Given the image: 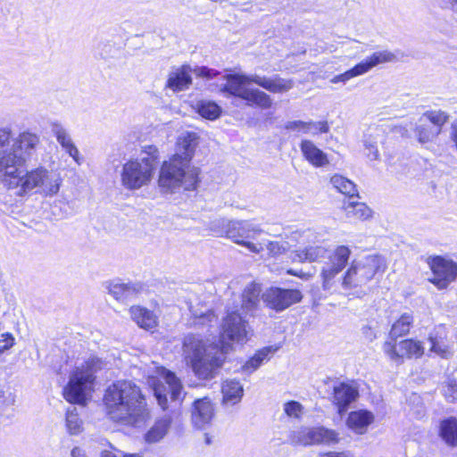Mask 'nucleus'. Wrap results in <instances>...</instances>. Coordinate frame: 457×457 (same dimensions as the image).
Returning a JSON list of instances; mask_svg holds the SVG:
<instances>
[{"instance_id": "28", "label": "nucleus", "mask_w": 457, "mask_h": 457, "mask_svg": "<svg viewBox=\"0 0 457 457\" xmlns=\"http://www.w3.org/2000/svg\"><path fill=\"white\" fill-rule=\"evenodd\" d=\"M385 138V129L381 127L370 128L365 135L364 145L368 150L367 155L370 159L377 160L379 156L378 145L382 144Z\"/></svg>"}, {"instance_id": "23", "label": "nucleus", "mask_w": 457, "mask_h": 457, "mask_svg": "<svg viewBox=\"0 0 457 457\" xmlns=\"http://www.w3.org/2000/svg\"><path fill=\"white\" fill-rule=\"evenodd\" d=\"M191 84V69L187 65H183L169 73L166 87L178 92L187 89Z\"/></svg>"}, {"instance_id": "9", "label": "nucleus", "mask_w": 457, "mask_h": 457, "mask_svg": "<svg viewBox=\"0 0 457 457\" xmlns=\"http://www.w3.org/2000/svg\"><path fill=\"white\" fill-rule=\"evenodd\" d=\"M24 162V157L11 148L0 151V179L8 188L19 191L27 173L23 168Z\"/></svg>"}, {"instance_id": "30", "label": "nucleus", "mask_w": 457, "mask_h": 457, "mask_svg": "<svg viewBox=\"0 0 457 457\" xmlns=\"http://www.w3.org/2000/svg\"><path fill=\"white\" fill-rule=\"evenodd\" d=\"M439 437L450 447H457V419L449 417L440 421L438 427Z\"/></svg>"}, {"instance_id": "56", "label": "nucleus", "mask_w": 457, "mask_h": 457, "mask_svg": "<svg viewBox=\"0 0 457 457\" xmlns=\"http://www.w3.org/2000/svg\"><path fill=\"white\" fill-rule=\"evenodd\" d=\"M318 457H355L354 453L350 451L343 452H328L320 453Z\"/></svg>"}, {"instance_id": "24", "label": "nucleus", "mask_w": 457, "mask_h": 457, "mask_svg": "<svg viewBox=\"0 0 457 457\" xmlns=\"http://www.w3.org/2000/svg\"><path fill=\"white\" fill-rule=\"evenodd\" d=\"M285 129L291 131H295L302 134H311L312 136L328 133L329 131L328 123L323 121H303V120H291L287 121Z\"/></svg>"}, {"instance_id": "22", "label": "nucleus", "mask_w": 457, "mask_h": 457, "mask_svg": "<svg viewBox=\"0 0 457 457\" xmlns=\"http://www.w3.org/2000/svg\"><path fill=\"white\" fill-rule=\"evenodd\" d=\"M53 133L62 147V149L73 159V161L80 165L81 157L78 147L75 145L71 135L61 124L54 123L52 128Z\"/></svg>"}, {"instance_id": "39", "label": "nucleus", "mask_w": 457, "mask_h": 457, "mask_svg": "<svg viewBox=\"0 0 457 457\" xmlns=\"http://www.w3.org/2000/svg\"><path fill=\"white\" fill-rule=\"evenodd\" d=\"M65 428L71 436H77L84 431V422L76 408L67 410L65 413Z\"/></svg>"}, {"instance_id": "19", "label": "nucleus", "mask_w": 457, "mask_h": 457, "mask_svg": "<svg viewBox=\"0 0 457 457\" xmlns=\"http://www.w3.org/2000/svg\"><path fill=\"white\" fill-rule=\"evenodd\" d=\"M171 424L172 417L169 413L156 419L152 427L144 434V443L148 445L161 443L169 434Z\"/></svg>"}, {"instance_id": "51", "label": "nucleus", "mask_w": 457, "mask_h": 457, "mask_svg": "<svg viewBox=\"0 0 457 457\" xmlns=\"http://www.w3.org/2000/svg\"><path fill=\"white\" fill-rule=\"evenodd\" d=\"M112 44L111 41H100L96 48V54L101 59H109L112 57Z\"/></svg>"}, {"instance_id": "12", "label": "nucleus", "mask_w": 457, "mask_h": 457, "mask_svg": "<svg viewBox=\"0 0 457 457\" xmlns=\"http://www.w3.org/2000/svg\"><path fill=\"white\" fill-rule=\"evenodd\" d=\"M227 237L239 245L246 247L250 252L259 253L263 250L262 244H253L247 238H254L262 229L249 220H230L228 224Z\"/></svg>"}, {"instance_id": "15", "label": "nucleus", "mask_w": 457, "mask_h": 457, "mask_svg": "<svg viewBox=\"0 0 457 457\" xmlns=\"http://www.w3.org/2000/svg\"><path fill=\"white\" fill-rule=\"evenodd\" d=\"M383 350L391 360L395 361L403 358L418 359L424 354L422 343L413 339L402 340L397 345L386 342L384 344Z\"/></svg>"}, {"instance_id": "44", "label": "nucleus", "mask_w": 457, "mask_h": 457, "mask_svg": "<svg viewBox=\"0 0 457 457\" xmlns=\"http://www.w3.org/2000/svg\"><path fill=\"white\" fill-rule=\"evenodd\" d=\"M198 113L205 119L215 120L220 117L221 109L214 102L202 101L197 104Z\"/></svg>"}, {"instance_id": "27", "label": "nucleus", "mask_w": 457, "mask_h": 457, "mask_svg": "<svg viewBox=\"0 0 457 457\" xmlns=\"http://www.w3.org/2000/svg\"><path fill=\"white\" fill-rule=\"evenodd\" d=\"M398 60L399 58L395 53L388 50H382L373 53L370 56L358 63V65L362 74H365L378 64L395 62Z\"/></svg>"}, {"instance_id": "59", "label": "nucleus", "mask_w": 457, "mask_h": 457, "mask_svg": "<svg viewBox=\"0 0 457 457\" xmlns=\"http://www.w3.org/2000/svg\"><path fill=\"white\" fill-rule=\"evenodd\" d=\"M101 457H114V454L112 450H104L101 453Z\"/></svg>"}, {"instance_id": "53", "label": "nucleus", "mask_w": 457, "mask_h": 457, "mask_svg": "<svg viewBox=\"0 0 457 457\" xmlns=\"http://www.w3.org/2000/svg\"><path fill=\"white\" fill-rule=\"evenodd\" d=\"M15 344V338L10 332L0 335V355L10 350Z\"/></svg>"}, {"instance_id": "11", "label": "nucleus", "mask_w": 457, "mask_h": 457, "mask_svg": "<svg viewBox=\"0 0 457 457\" xmlns=\"http://www.w3.org/2000/svg\"><path fill=\"white\" fill-rule=\"evenodd\" d=\"M351 255V250L345 245H338L334 250H329L322 262L320 278L322 287L329 289L334 278L345 268Z\"/></svg>"}, {"instance_id": "21", "label": "nucleus", "mask_w": 457, "mask_h": 457, "mask_svg": "<svg viewBox=\"0 0 457 457\" xmlns=\"http://www.w3.org/2000/svg\"><path fill=\"white\" fill-rule=\"evenodd\" d=\"M375 420L374 414L367 410L351 411L346 419V426L356 435H363Z\"/></svg>"}, {"instance_id": "31", "label": "nucleus", "mask_w": 457, "mask_h": 457, "mask_svg": "<svg viewBox=\"0 0 457 457\" xmlns=\"http://www.w3.org/2000/svg\"><path fill=\"white\" fill-rule=\"evenodd\" d=\"M278 348L279 346L270 345L259 350L242 366V370L248 374L253 373L262 364L264 361L270 360L271 355H273Z\"/></svg>"}, {"instance_id": "35", "label": "nucleus", "mask_w": 457, "mask_h": 457, "mask_svg": "<svg viewBox=\"0 0 457 457\" xmlns=\"http://www.w3.org/2000/svg\"><path fill=\"white\" fill-rule=\"evenodd\" d=\"M415 137L421 144L432 142L438 135L439 129L432 128L431 124L426 122V119L420 118L415 125Z\"/></svg>"}, {"instance_id": "48", "label": "nucleus", "mask_w": 457, "mask_h": 457, "mask_svg": "<svg viewBox=\"0 0 457 457\" xmlns=\"http://www.w3.org/2000/svg\"><path fill=\"white\" fill-rule=\"evenodd\" d=\"M114 384H111L107 386L105 389L104 398H103V405L104 407V411L107 415L110 416L111 419H112V412H113V406H114V390L113 387Z\"/></svg>"}, {"instance_id": "1", "label": "nucleus", "mask_w": 457, "mask_h": 457, "mask_svg": "<svg viewBox=\"0 0 457 457\" xmlns=\"http://www.w3.org/2000/svg\"><path fill=\"white\" fill-rule=\"evenodd\" d=\"M238 312L237 306L228 311L221 324L219 342L195 334L184 337L183 360L199 379L211 380L217 376L231 349L230 342L245 344L248 341L251 330Z\"/></svg>"}, {"instance_id": "29", "label": "nucleus", "mask_w": 457, "mask_h": 457, "mask_svg": "<svg viewBox=\"0 0 457 457\" xmlns=\"http://www.w3.org/2000/svg\"><path fill=\"white\" fill-rule=\"evenodd\" d=\"M38 143L39 137L36 134L23 132L15 138L11 149L21 156L23 154L29 155Z\"/></svg>"}, {"instance_id": "64", "label": "nucleus", "mask_w": 457, "mask_h": 457, "mask_svg": "<svg viewBox=\"0 0 457 457\" xmlns=\"http://www.w3.org/2000/svg\"><path fill=\"white\" fill-rule=\"evenodd\" d=\"M296 272L297 271H295L294 270H291V269L287 271V274H290V275H293V276H295Z\"/></svg>"}, {"instance_id": "57", "label": "nucleus", "mask_w": 457, "mask_h": 457, "mask_svg": "<svg viewBox=\"0 0 457 457\" xmlns=\"http://www.w3.org/2000/svg\"><path fill=\"white\" fill-rule=\"evenodd\" d=\"M361 332L364 337L370 342H372L375 338H377V333L369 325L363 326L361 328Z\"/></svg>"}, {"instance_id": "4", "label": "nucleus", "mask_w": 457, "mask_h": 457, "mask_svg": "<svg viewBox=\"0 0 457 457\" xmlns=\"http://www.w3.org/2000/svg\"><path fill=\"white\" fill-rule=\"evenodd\" d=\"M105 366L101 359L93 357L77 367L71 373L69 382L63 388V398L71 403L85 406L94 392L95 374Z\"/></svg>"}, {"instance_id": "26", "label": "nucleus", "mask_w": 457, "mask_h": 457, "mask_svg": "<svg viewBox=\"0 0 457 457\" xmlns=\"http://www.w3.org/2000/svg\"><path fill=\"white\" fill-rule=\"evenodd\" d=\"M222 402L224 404L236 405L244 395V387L239 380L226 379L221 386Z\"/></svg>"}, {"instance_id": "2", "label": "nucleus", "mask_w": 457, "mask_h": 457, "mask_svg": "<svg viewBox=\"0 0 457 457\" xmlns=\"http://www.w3.org/2000/svg\"><path fill=\"white\" fill-rule=\"evenodd\" d=\"M225 83L220 85V91L230 96H237L247 102L248 105H256L262 109H268L272 105V99L263 91L258 88H249L245 86L250 83L277 94L287 92L293 87L291 79H283L278 75L273 77L260 76L257 74H228L223 77Z\"/></svg>"}, {"instance_id": "47", "label": "nucleus", "mask_w": 457, "mask_h": 457, "mask_svg": "<svg viewBox=\"0 0 457 457\" xmlns=\"http://www.w3.org/2000/svg\"><path fill=\"white\" fill-rule=\"evenodd\" d=\"M283 410L287 417L294 419H300L303 413V406L296 401L287 402Z\"/></svg>"}, {"instance_id": "6", "label": "nucleus", "mask_w": 457, "mask_h": 457, "mask_svg": "<svg viewBox=\"0 0 457 457\" xmlns=\"http://www.w3.org/2000/svg\"><path fill=\"white\" fill-rule=\"evenodd\" d=\"M141 155L140 161H130L123 167L121 180L128 188H139L152 179L158 159V149L152 145H144Z\"/></svg>"}, {"instance_id": "43", "label": "nucleus", "mask_w": 457, "mask_h": 457, "mask_svg": "<svg viewBox=\"0 0 457 457\" xmlns=\"http://www.w3.org/2000/svg\"><path fill=\"white\" fill-rule=\"evenodd\" d=\"M426 119V122L431 124L432 128L439 129L441 133L442 127L447 122L449 115L441 110L428 111L420 117Z\"/></svg>"}, {"instance_id": "45", "label": "nucleus", "mask_w": 457, "mask_h": 457, "mask_svg": "<svg viewBox=\"0 0 457 457\" xmlns=\"http://www.w3.org/2000/svg\"><path fill=\"white\" fill-rule=\"evenodd\" d=\"M137 284H116V300L127 301L135 297L140 291Z\"/></svg>"}, {"instance_id": "20", "label": "nucleus", "mask_w": 457, "mask_h": 457, "mask_svg": "<svg viewBox=\"0 0 457 457\" xmlns=\"http://www.w3.org/2000/svg\"><path fill=\"white\" fill-rule=\"evenodd\" d=\"M213 418V405L208 398L198 399L194 402L192 411V422L197 428H204Z\"/></svg>"}, {"instance_id": "8", "label": "nucleus", "mask_w": 457, "mask_h": 457, "mask_svg": "<svg viewBox=\"0 0 457 457\" xmlns=\"http://www.w3.org/2000/svg\"><path fill=\"white\" fill-rule=\"evenodd\" d=\"M386 263L380 255H368L361 260L353 261L345 272L342 286L353 288L367 284L378 271H384Z\"/></svg>"}, {"instance_id": "37", "label": "nucleus", "mask_w": 457, "mask_h": 457, "mask_svg": "<svg viewBox=\"0 0 457 457\" xmlns=\"http://www.w3.org/2000/svg\"><path fill=\"white\" fill-rule=\"evenodd\" d=\"M330 183L335 189L343 195H348L350 199L353 196H358L355 184L342 175H333L330 179Z\"/></svg>"}, {"instance_id": "25", "label": "nucleus", "mask_w": 457, "mask_h": 457, "mask_svg": "<svg viewBox=\"0 0 457 457\" xmlns=\"http://www.w3.org/2000/svg\"><path fill=\"white\" fill-rule=\"evenodd\" d=\"M300 149L303 157L314 167H323L329 162L327 154L311 140H303Z\"/></svg>"}, {"instance_id": "62", "label": "nucleus", "mask_w": 457, "mask_h": 457, "mask_svg": "<svg viewBox=\"0 0 457 457\" xmlns=\"http://www.w3.org/2000/svg\"><path fill=\"white\" fill-rule=\"evenodd\" d=\"M123 457H143L141 453H123Z\"/></svg>"}, {"instance_id": "13", "label": "nucleus", "mask_w": 457, "mask_h": 457, "mask_svg": "<svg viewBox=\"0 0 457 457\" xmlns=\"http://www.w3.org/2000/svg\"><path fill=\"white\" fill-rule=\"evenodd\" d=\"M427 263L433 272L430 281L444 289L457 278V263L442 256H429Z\"/></svg>"}, {"instance_id": "18", "label": "nucleus", "mask_w": 457, "mask_h": 457, "mask_svg": "<svg viewBox=\"0 0 457 457\" xmlns=\"http://www.w3.org/2000/svg\"><path fill=\"white\" fill-rule=\"evenodd\" d=\"M359 396L358 389L350 384L340 383L333 388L332 402L337 407L340 415L345 413L349 405Z\"/></svg>"}, {"instance_id": "33", "label": "nucleus", "mask_w": 457, "mask_h": 457, "mask_svg": "<svg viewBox=\"0 0 457 457\" xmlns=\"http://www.w3.org/2000/svg\"><path fill=\"white\" fill-rule=\"evenodd\" d=\"M130 313L132 319L140 328L149 330L157 326V316L145 308L133 306L130 308Z\"/></svg>"}, {"instance_id": "3", "label": "nucleus", "mask_w": 457, "mask_h": 457, "mask_svg": "<svg viewBox=\"0 0 457 457\" xmlns=\"http://www.w3.org/2000/svg\"><path fill=\"white\" fill-rule=\"evenodd\" d=\"M151 419L140 389L130 381L116 384V423L142 428Z\"/></svg>"}, {"instance_id": "63", "label": "nucleus", "mask_w": 457, "mask_h": 457, "mask_svg": "<svg viewBox=\"0 0 457 457\" xmlns=\"http://www.w3.org/2000/svg\"><path fill=\"white\" fill-rule=\"evenodd\" d=\"M9 134L5 133L0 137V141L4 142V140L8 139Z\"/></svg>"}, {"instance_id": "38", "label": "nucleus", "mask_w": 457, "mask_h": 457, "mask_svg": "<svg viewBox=\"0 0 457 457\" xmlns=\"http://www.w3.org/2000/svg\"><path fill=\"white\" fill-rule=\"evenodd\" d=\"M288 441L295 445L308 446L313 444V429L309 427H301L290 432Z\"/></svg>"}, {"instance_id": "7", "label": "nucleus", "mask_w": 457, "mask_h": 457, "mask_svg": "<svg viewBox=\"0 0 457 457\" xmlns=\"http://www.w3.org/2000/svg\"><path fill=\"white\" fill-rule=\"evenodd\" d=\"M62 184L60 172L40 167L27 171L18 194L21 195L36 189L40 195L52 197L56 195Z\"/></svg>"}, {"instance_id": "34", "label": "nucleus", "mask_w": 457, "mask_h": 457, "mask_svg": "<svg viewBox=\"0 0 457 457\" xmlns=\"http://www.w3.org/2000/svg\"><path fill=\"white\" fill-rule=\"evenodd\" d=\"M198 144V137L195 133L187 132L181 135L178 140L179 153L181 159L190 163L195 149Z\"/></svg>"}, {"instance_id": "32", "label": "nucleus", "mask_w": 457, "mask_h": 457, "mask_svg": "<svg viewBox=\"0 0 457 457\" xmlns=\"http://www.w3.org/2000/svg\"><path fill=\"white\" fill-rule=\"evenodd\" d=\"M259 284L251 282L245 287L242 294L241 310L245 313L250 312L257 308L260 302L259 296L261 293Z\"/></svg>"}, {"instance_id": "10", "label": "nucleus", "mask_w": 457, "mask_h": 457, "mask_svg": "<svg viewBox=\"0 0 457 457\" xmlns=\"http://www.w3.org/2000/svg\"><path fill=\"white\" fill-rule=\"evenodd\" d=\"M292 237L299 244H307L303 248H299L291 253V260L299 262H315L324 259L328 250L320 245H314L317 241L318 235L312 228L296 230L292 233Z\"/></svg>"}, {"instance_id": "49", "label": "nucleus", "mask_w": 457, "mask_h": 457, "mask_svg": "<svg viewBox=\"0 0 457 457\" xmlns=\"http://www.w3.org/2000/svg\"><path fill=\"white\" fill-rule=\"evenodd\" d=\"M230 223V220L226 219H217L211 222L210 229L213 232L214 235L219 237H227L228 224Z\"/></svg>"}, {"instance_id": "16", "label": "nucleus", "mask_w": 457, "mask_h": 457, "mask_svg": "<svg viewBox=\"0 0 457 457\" xmlns=\"http://www.w3.org/2000/svg\"><path fill=\"white\" fill-rule=\"evenodd\" d=\"M428 343L429 345L428 356L450 359L453 355V344L448 338L447 332L443 326H438L429 334Z\"/></svg>"}, {"instance_id": "40", "label": "nucleus", "mask_w": 457, "mask_h": 457, "mask_svg": "<svg viewBox=\"0 0 457 457\" xmlns=\"http://www.w3.org/2000/svg\"><path fill=\"white\" fill-rule=\"evenodd\" d=\"M413 323V317L409 312L403 313L400 318L392 325L390 336L399 337L409 333Z\"/></svg>"}, {"instance_id": "54", "label": "nucleus", "mask_w": 457, "mask_h": 457, "mask_svg": "<svg viewBox=\"0 0 457 457\" xmlns=\"http://www.w3.org/2000/svg\"><path fill=\"white\" fill-rule=\"evenodd\" d=\"M411 122H403L401 124L395 125L391 129V131L396 135H400L403 137H410L409 130L411 129Z\"/></svg>"}, {"instance_id": "14", "label": "nucleus", "mask_w": 457, "mask_h": 457, "mask_svg": "<svg viewBox=\"0 0 457 457\" xmlns=\"http://www.w3.org/2000/svg\"><path fill=\"white\" fill-rule=\"evenodd\" d=\"M302 298L303 295L297 289H282L279 287H271L262 295V299L266 304L278 312L301 302Z\"/></svg>"}, {"instance_id": "36", "label": "nucleus", "mask_w": 457, "mask_h": 457, "mask_svg": "<svg viewBox=\"0 0 457 457\" xmlns=\"http://www.w3.org/2000/svg\"><path fill=\"white\" fill-rule=\"evenodd\" d=\"M347 218L367 220L371 217V210L364 204L349 200L344 205Z\"/></svg>"}, {"instance_id": "55", "label": "nucleus", "mask_w": 457, "mask_h": 457, "mask_svg": "<svg viewBox=\"0 0 457 457\" xmlns=\"http://www.w3.org/2000/svg\"><path fill=\"white\" fill-rule=\"evenodd\" d=\"M195 72L197 76L204 77L207 79H211L218 75V72L216 71L209 69L207 67H199L195 70Z\"/></svg>"}, {"instance_id": "58", "label": "nucleus", "mask_w": 457, "mask_h": 457, "mask_svg": "<svg viewBox=\"0 0 457 457\" xmlns=\"http://www.w3.org/2000/svg\"><path fill=\"white\" fill-rule=\"evenodd\" d=\"M71 457H87L85 451L79 447H74L71 453Z\"/></svg>"}, {"instance_id": "61", "label": "nucleus", "mask_w": 457, "mask_h": 457, "mask_svg": "<svg viewBox=\"0 0 457 457\" xmlns=\"http://www.w3.org/2000/svg\"><path fill=\"white\" fill-rule=\"evenodd\" d=\"M112 282H111V281H107V282H105V283H104V287H105L106 290H107L110 294H112Z\"/></svg>"}, {"instance_id": "5", "label": "nucleus", "mask_w": 457, "mask_h": 457, "mask_svg": "<svg viewBox=\"0 0 457 457\" xmlns=\"http://www.w3.org/2000/svg\"><path fill=\"white\" fill-rule=\"evenodd\" d=\"M198 168L181 159L175 154L169 161H165L160 170L158 184L166 192H176L180 189L194 190L199 182Z\"/></svg>"}, {"instance_id": "52", "label": "nucleus", "mask_w": 457, "mask_h": 457, "mask_svg": "<svg viewBox=\"0 0 457 457\" xmlns=\"http://www.w3.org/2000/svg\"><path fill=\"white\" fill-rule=\"evenodd\" d=\"M289 248V245L287 242H270L267 245V249L270 253V254L276 256L280 255L284 253H286Z\"/></svg>"}, {"instance_id": "17", "label": "nucleus", "mask_w": 457, "mask_h": 457, "mask_svg": "<svg viewBox=\"0 0 457 457\" xmlns=\"http://www.w3.org/2000/svg\"><path fill=\"white\" fill-rule=\"evenodd\" d=\"M164 380L167 386L157 385L154 387V396L162 410L167 409V393L170 394V397L173 401H178L180 399L182 392L181 382L173 372L166 370Z\"/></svg>"}, {"instance_id": "42", "label": "nucleus", "mask_w": 457, "mask_h": 457, "mask_svg": "<svg viewBox=\"0 0 457 457\" xmlns=\"http://www.w3.org/2000/svg\"><path fill=\"white\" fill-rule=\"evenodd\" d=\"M188 308L195 318L194 323L195 326L204 327L217 324L218 318L212 311L200 312L192 305L191 302L188 303Z\"/></svg>"}, {"instance_id": "60", "label": "nucleus", "mask_w": 457, "mask_h": 457, "mask_svg": "<svg viewBox=\"0 0 457 457\" xmlns=\"http://www.w3.org/2000/svg\"><path fill=\"white\" fill-rule=\"evenodd\" d=\"M295 276L299 277L301 278H305V279H307V278H309L311 277V275H309L307 273H304L303 271H297Z\"/></svg>"}, {"instance_id": "46", "label": "nucleus", "mask_w": 457, "mask_h": 457, "mask_svg": "<svg viewBox=\"0 0 457 457\" xmlns=\"http://www.w3.org/2000/svg\"><path fill=\"white\" fill-rule=\"evenodd\" d=\"M442 392L446 401L454 403L457 401V381L448 378L442 386Z\"/></svg>"}, {"instance_id": "41", "label": "nucleus", "mask_w": 457, "mask_h": 457, "mask_svg": "<svg viewBox=\"0 0 457 457\" xmlns=\"http://www.w3.org/2000/svg\"><path fill=\"white\" fill-rule=\"evenodd\" d=\"M313 429V444L314 445H330L337 444L339 441L338 434L333 430L324 427H315Z\"/></svg>"}, {"instance_id": "50", "label": "nucleus", "mask_w": 457, "mask_h": 457, "mask_svg": "<svg viewBox=\"0 0 457 457\" xmlns=\"http://www.w3.org/2000/svg\"><path fill=\"white\" fill-rule=\"evenodd\" d=\"M362 75L361 69L358 64H356L353 68L346 71L345 72L337 75L331 79V83H338V82H346L349 79Z\"/></svg>"}]
</instances>
